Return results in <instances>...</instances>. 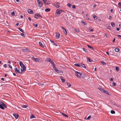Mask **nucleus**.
I'll return each mask as SVG.
<instances>
[{
  "label": "nucleus",
  "mask_w": 121,
  "mask_h": 121,
  "mask_svg": "<svg viewBox=\"0 0 121 121\" xmlns=\"http://www.w3.org/2000/svg\"><path fill=\"white\" fill-rule=\"evenodd\" d=\"M118 5L119 6H121V3L120 2H119L118 4Z\"/></svg>",
  "instance_id": "680f3d73"
},
{
  "label": "nucleus",
  "mask_w": 121,
  "mask_h": 121,
  "mask_svg": "<svg viewBox=\"0 0 121 121\" xmlns=\"http://www.w3.org/2000/svg\"><path fill=\"white\" fill-rule=\"evenodd\" d=\"M104 35L106 38H107L108 37H107L108 35L106 33H105Z\"/></svg>",
  "instance_id": "6e6d98bb"
},
{
  "label": "nucleus",
  "mask_w": 121,
  "mask_h": 121,
  "mask_svg": "<svg viewBox=\"0 0 121 121\" xmlns=\"http://www.w3.org/2000/svg\"><path fill=\"white\" fill-rule=\"evenodd\" d=\"M91 118V116H89L87 118V119H88V120H89Z\"/></svg>",
  "instance_id": "8fccbe9b"
},
{
  "label": "nucleus",
  "mask_w": 121,
  "mask_h": 121,
  "mask_svg": "<svg viewBox=\"0 0 121 121\" xmlns=\"http://www.w3.org/2000/svg\"><path fill=\"white\" fill-rule=\"evenodd\" d=\"M93 17L94 19L95 20H96L97 19V17L95 15H94L93 16Z\"/></svg>",
  "instance_id": "c9c22d12"
},
{
  "label": "nucleus",
  "mask_w": 121,
  "mask_h": 121,
  "mask_svg": "<svg viewBox=\"0 0 121 121\" xmlns=\"http://www.w3.org/2000/svg\"><path fill=\"white\" fill-rule=\"evenodd\" d=\"M109 18L110 19V20L112 18V17L111 16H109Z\"/></svg>",
  "instance_id": "0e129e2a"
},
{
  "label": "nucleus",
  "mask_w": 121,
  "mask_h": 121,
  "mask_svg": "<svg viewBox=\"0 0 121 121\" xmlns=\"http://www.w3.org/2000/svg\"><path fill=\"white\" fill-rule=\"evenodd\" d=\"M103 91L102 92H103L104 93H106V94H108V95H109V94L108 93V91H107L105 90L104 89H103V90H102Z\"/></svg>",
  "instance_id": "a211bd4d"
},
{
  "label": "nucleus",
  "mask_w": 121,
  "mask_h": 121,
  "mask_svg": "<svg viewBox=\"0 0 121 121\" xmlns=\"http://www.w3.org/2000/svg\"><path fill=\"white\" fill-rule=\"evenodd\" d=\"M27 12L29 14H33L34 13V12L33 10L30 9H28L27 10Z\"/></svg>",
  "instance_id": "6e6552de"
},
{
  "label": "nucleus",
  "mask_w": 121,
  "mask_h": 121,
  "mask_svg": "<svg viewBox=\"0 0 121 121\" xmlns=\"http://www.w3.org/2000/svg\"><path fill=\"white\" fill-rule=\"evenodd\" d=\"M39 45L41 46V47H44L43 45L41 42H39Z\"/></svg>",
  "instance_id": "f3484780"
},
{
  "label": "nucleus",
  "mask_w": 121,
  "mask_h": 121,
  "mask_svg": "<svg viewBox=\"0 0 121 121\" xmlns=\"http://www.w3.org/2000/svg\"><path fill=\"white\" fill-rule=\"evenodd\" d=\"M119 50L120 49L119 48H116L115 49V51L117 52H118L119 51Z\"/></svg>",
  "instance_id": "dca6fc26"
},
{
  "label": "nucleus",
  "mask_w": 121,
  "mask_h": 121,
  "mask_svg": "<svg viewBox=\"0 0 121 121\" xmlns=\"http://www.w3.org/2000/svg\"><path fill=\"white\" fill-rule=\"evenodd\" d=\"M111 113L112 114H114L115 113V112L114 111L112 110L111 111Z\"/></svg>",
  "instance_id": "58836bf2"
},
{
  "label": "nucleus",
  "mask_w": 121,
  "mask_h": 121,
  "mask_svg": "<svg viewBox=\"0 0 121 121\" xmlns=\"http://www.w3.org/2000/svg\"><path fill=\"white\" fill-rule=\"evenodd\" d=\"M66 83L68 87H69L71 86V84L70 83H69L68 82H67Z\"/></svg>",
  "instance_id": "473e14b6"
},
{
  "label": "nucleus",
  "mask_w": 121,
  "mask_h": 121,
  "mask_svg": "<svg viewBox=\"0 0 121 121\" xmlns=\"http://www.w3.org/2000/svg\"><path fill=\"white\" fill-rule=\"evenodd\" d=\"M26 69V67L25 65H24L21 67V69L20 73H22L23 71H25Z\"/></svg>",
  "instance_id": "f03ea898"
},
{
  "label": "nucleus",
  "mask_w": 121,
  "mask_h": 121,
  "mask_svg": "<svg viewBox=\"0 0 121 121\" xmlns=\"http://www.w3.org/2000/svg\"><path fill=\"white\" fill-rule=\"evenodd\" d=\"M56 36L57 38H59L60 37V34L58 33H57L56 34Z\"/></svg>",
  "instance_id": "4468645a"
},
{
  "label": "nucleus",
  "mask_w": 121,
  "mask_h": 121,
  "mask_svg": "<svg viewBox=\"0 0 121 121\" xmlns=\"http://www.w3.org/2000/svg\"><path fill=\"white\" fill-rule=\"evenodd\" d=\"M0 108L2 109H4V108L3 106L0 104Z\"/></svg>",
  "instance_id": "4c0bfd02"
},
{
  "label": "nucleus",
  "mask_w": 121,
  "mask_h": 121,
  "mask_svg": "<svg viewBox=\"0 0 121 121\" xmlns=\"http://www.w3.org/2000/svg\"><path fill=\"white\" fill-rule=\"evenodd\" d=\"M33 25H34V26L36 27H37L38 26L37 24H33Z\"/></svg>",
  "instance_id": "603ef678"
},
{
  "label": "nucleus",
  "mask_w": 121,
  "mask_h": 121,
  "mask_svg": "<svg viewBox=\"0 0 121 121\" xmlns=\"http://www.w3.org/2000/svg\"><path fill=\"white\" fill-rule=\"evenodd\" d=\"M53 68L54 69V70L56 71H56L58 70L54 66V65L52 66Z\"/></svg>",
  "instance_id": "aec40b11"
},
{
  "label": "nucleus",
  "mask_w": 121,
  "mask_h": 121,
  "mask_svg": "<svg viewBox=\"0 0 121 121\" xmlns=\"http://www.w3.org/2000/svg\"><path fill=\"white\" fill-rule=\"evenodd\" d=\"M74 65L78 67H80L81 66V65L78 63H75V64Z\"/></svg>",
  "instance_id": "412c9836"
},
{
  "label": "nucleus",
  "mask_w": 121,
  "mask_h": 121,
  "mask_svg": "<svg viewBox=\"0 0 121 121\" xmlns=\"http://www.w3.org/2000/svg\"><path fill=\"white\" fill-rule=\"evenodd\" d=\"M18 29L22 33H23L24 32V30L20 28H19Z\"/></svg>",
  "instance_id": "a878e982"
},
{
  "label": "nucleus",
  "mask_w": 121,
  "mask_h": 121,
  "mask_svg": "<svg viewBox=\"0 0 121 121\" xmlns=\"http://www.w3.org/2000/svg\"><path fill=\"white\" fill-rule=\"evenodd\" d=\"M50 63H51L53 65V66L55 65V64L53 62V60H52L51 59V60H50V62H49Z\"/></svg>",
  "instance_id": "c85d7f7f"
},
{
  "label": "nucleus",
  "mask_w": 121,
  "mask_h": 121,
  "mask_svg": "<svg viewBox=\"0 0 121 121\" xmlns=\"http://www.w3.org/2000/svg\"><path fill=\"white\" fill-rule=\"evenodd\" d=\"M37 2L38 6L40 7H42L43 4V3L42 2L40 1L39 0H37Z\"/></svg>",
  "instance_id": "7ed1b4c3"
},
{
  "label": "nucleus",
  "mask_w": 121,
  "mask_h": 121,
  "mask_svg": "<svg viewBox=\"0 0 121 121\" xmlns=\"http://www.w3.org/2000/svg\"><path fill=\"white\" fill-rule=\"evenodd\" d=\"M74 30L75 31L77 32H78L79 31V30L78 29L76 28H75Z\"/></svg>",
  "instance_id": "f704fd0d"
},
{
  "label": "nucleus",
  "mask_w": 121,
  "mask_h": 121,
  "mask_svg": "<svg viewBox=\"0 0 121 121\" xmlns=\"http://www.w3.org/2000/svg\"><path fill=\"white\" fill-rule=\"evenodd\" d=\"M115 69L117 71H118L119 69V68L117 67H116L115 68Z\"/></svg>",
  "instance_id": "de8ad7c7"
},
{
  "label": "nucleus",
  "mask_w": 121,
  "mask_h": 121,
  "mask_svg": "<svg viewBox=\"0 0 121 121\" xmlns=\"http://www.w3.org/2000/svg\"><path fill=\"white\" fill-rule=\"evenodd\" d=\"M50 9L48 8L45 9V10L46 12H48L50 11Z\"/></svg>",
  "instance_id": "4be33fe9"
},
{
  "label": "nucleus",
  "mask_w": 121,
  "mask_h": 121,
  "mask_svg": "<svg viewBox=\"0 0 121 121\" xmlns=\"http://www.w3.org/2000/svg\"><path fill=\"white\" fill-rule=\"evenodd\" d=\"M87 46L88 47V48H90L91 49V50H94V48H93L91 46L89 45H87Z\"/></svg>",
  "instance_id": "393cba45"
},
{
  "label": "nucleus",
  "mask_w": 121,
  "mask_h": 121,
  "mask_svg": "<svg viewBox=\"0 0 121 121\" xmlns=\"http://www.w3.org/2000/svg\"><path fill=\"white\" fill-rule=\"evenodd\" d=\"M63 12L64 11L63 10H59L57 9L56 11V13L57 14H60L61 13Z\"/></svg>",
  "instance_id": "20e7f679"
},
{
  "label": "nucleus",
  "mask_w": 121,
  "mask_h": 121,
  "mask_svg": "<svg viewBox=\"0 0 121 121\" xmlns=\"http://www.w3.org/2000/svg\"><path fill=\"white\" fill-rule=\"evenodd\" d=\"M112 85L113 86H115L116 85V83L114 82H113L112 83Z\"/></svg>",
  "instance_id": "864d4df0"
},
{
  "label": "nucleus",
  "mask_w": 121,
  "mask_h": 121,
  "mask_svg": "<svg viewBox=\"0 0 121 121\" xmlns=\"http://www.w3.org/2000/svg\"><path fill=\"white\" fill-rule=\"evenodd\" d=\"M29 50V49L28 48H26L23 49V51L25 52L28 51Z\"/></svg>",
  "instance_id": "7c9ffc66"
},
{
  "label": "nucleus",
  "mask_w": 121,
  "mask_h": 121,
  "mask_svg": "<svg viewBox=\"0 0 121 121\" xmlns=\"http://www.w3.org/2000/svg\"><path fill=\"white\" fill-rule=\"evenodd\" d=\"M120 30V28H116V30H117L118 31H119Z\"/></svg>",
  "instance_id": "13d9d810"
},
{
  "label": "nucleus",
  "mask_w": 121,
  "mask_h": 121,
  "mask_svg": "<svg viewBox=\"0 0 121 121\" xmlns=\"http://www.w3.org/2000/svg\"><path fill=\"white\" fill-rule=\"evenodd\" d=\"M83 49L84 51L86 52L87 51V50H86V49L84 48H83Z\"/></svg>",
  "instance_id": "09e8293b"
},
{
  "label": "nucleus",
  "mask_w": 121,
  "mask_h": 121,
  "mask_svg": "<svg viewBox=\"0 0 121 121\" xmlns=\"http://www.w3.org/2000/svg\"><path fill=\"white\" fill-rule=\"evenodd\" d=\"M81 66L82 67H83V68H84L86 69V66H85L84 65V64H82V65H81Z\"/></svg>",
  "instance_id": "37998d69"
},
{
  "label": "nucleus",
  "mask_w": 121,
  "mask_h": 121,
  "mask_svg": "<svg viewBox=\"0 0 121 121\" xmlns=\"http://www.w3.org/2000/svg\"><path fill=\"white\" fill-rule=\"evenodd\" d=\"M3 67L5 68H6L7 67V65L6 64H5L3 66Z\"/></svg>",
  "instance_id": "3c124183"
},
{
  "label": "nucleus",
  "mask_w": 121,
  "mask_h": 121,
  "mask_svg": "<svg viewBox=\"0 0 121 121\" xmlns=\"http://www.w3.org/2000/svg\"><path fill=\"white\" fill-rule=\"evenodd\" d=\"M61 81L62 82H65V80L64 79L62 78H61Z\"/></svg>",
  "instance_id": "a18cd8bd"
},
{
  "label": "nucleus",
  "mask_w": 121,
  "mask_h": 121,
  "mask_svg": "<svg viewBox=\"0 0 121 121\" xmlns=\"http://www.w3.org/2000/svg\"><path fill=\"white\" fill-rule=\"evenodd\" d=\"M51 59L49 58H47L46 59V61L47 62H50V60H51Z\"/></svg>",
  "instance_id": "72a5a7b5"
},
{
  "label": "nucleus",
  "mask_w": 121,
  "mask_h": 121,
  "mask_svg": "<svg viewBox=\"0 0 121 121\" xmlns=\"http://www.w3.org/2000/svg\"><path fill=\"white\" fill-rule=\"evenodd\" d=\"M30 117L31 119H32L34 118H35V116L32 114L30 116Z\"/></svg>",
  "instance_id": "cd10ccee"
},
{
  "label": "nucleus",
  "mask_w": 121,
  "mask_h": 121,
  "mask_svg": "<svg viewBox=\"0 0 121 121\" xmlns=\"http://www.w3.org/2000/svg\"><path fill=\"white\" fill-rule=\"evenodd\" d=\"M53 44L55 45H56V46H57V44L56 43H53Z\"/></svg>",
  "instance_id": "69168bd1"
},
{
  "label": "nucleus",
  "mask_w": 121,
  "mask_h": 121,
  "mask_svg": "<svg viewBox=\"0 0 121 121\" xmlns=\"http://www.w3.org/2000/svg\"><path fill=\"white\" fill-rule=\"evenodd\" d=\"M19 64L20 65L21 67L22 66V67L23 66L25 65L24 64H23V63L21 61L20 62H19Z\"/></svg>",
  "instance_id": "5701e85b"
},
{
  "label": "nucleus",
  "mask_w": 121,
  "mask_h": 121,
  "mask_svg": "<svg viewBox=\"0 0 121 121\" xmlns=\"http://www.w3.org/2000/svg\"><path fill=\"white\" fill-rule=\"evenodd\" d=\"M56 72L57 73H63V72L62 71L59 70H58Z\"/></svg>",
  "instance_id": "c756f323"
},
{
  "label": "nucleus",
  "mask_w": 121,
  "mask_h": 121,
  "mask_svg": "<svg viewBox=\"0 0 121 121\" xmlns=\"http://www.w3.org/2000/svg\"><path fill=\"white\" fill-rule=\"evenodd\" d=\"M14 70L15 72L17 73H20L21 71H20V69H17V68H15Z\"/></svg>",
  "instance_id": "423d86ee"
},
{
  "label": "nucleus",
  "mask_w": 121,
  "mask_h": 121,
  "mask_svg": "<svg viewBox=\"0 0 121 121\" xmlns=\"http://www.w3.org/2000/svg\"><path fill=\"white\" fill-rule=\"evenodd\" d=\"M101 62L103 65H106V63L104 61H101Z\"/></svg>",
  "instance_id": "79ce46f5"
},
{
  "label": "nucleus",
  "mask_w": 121,
  "mask_h": 121,
  "mask_svg": "<svg viewBox=\"0 0 121 121\" xmlns=\"http://www.w3.org/2000/svg\"><path fill=\"white\" fill-rule=\"evenodd\" d=\"M115 39H115V38H114L113 39V41H112V42H115Z\"/></svg>",
  "instance_id": "774afa93"
},
{
  "label": "nucleus",
  "mask_w": 121,
  "mask_h": 121,
  "mask_svg": "<svg viewBox=\"0 0 121 121\" xmlns=\"http://www.w3.org/2000/svg\"><path fill=\"white\" fill-rule=\"evenodd\" d=\"M8 66H9V67L10 68H12V66L10 65H9Z\"/></svg>",
  "instance_id": "bf43d9fd"
},
{
  "label": "nucleus",
  "mask_w": 121,
  "mask_h": 121,
  "mask_svg": "<svg viewBox=\"0 0 121 121\" xmlns=\"http://www.w3.org/2000/svg\"><path fill=\"white\" fill-rule=\"evenodd\" d=\"M113 78H111L110 79V80L111 81H113Z\"/></svg>",
  "instance_id": "e2e57ef3"
},
{
  "label": "nucleus",
  "mask_w": 121,
  "mask_h": 121,
  "mask_svg": "<svg viewBox=\"0 0 121 121\" xmlns=\"http://www.w3.org/2000/svg\"><path fill=\"white\" fill-rule=\"evenodd\" d=\"M82 73H80L78 72L77 71H75V74L76 76H77L78 78H81V74H82Z\"/></svg>",
  "instance_id": "f257e3e1"
},
{
  "label": "nucleus",
  "mask_w": 121,
  "mask_h": 121,
  "mask_svg": "<svg viewBox=\"0 0 121 121\" xmlns=\"http://www.w3.org/2000/svg\"><path fill=\"white\" fill-rule=\"evenodd\" d=\"M44 2V3L46 4H49V2L48 0H42Z\"/></svg>",
  "instance_id": "ddd939ff"
},
{
  "label": "nucleus",
  "mask_w": 121,
  "mask_h": 121,
  "mask_svg": "<svg viewBox=\"0 0 121 121\" xmlns=\"http://www.w3.org/2000/svg\"><path fill=\"white\" fill-rule=\"evenodd\" d=\"M55 7L57 8H58L60 6V4L58 3H56L55 5Z\"/></svg>",
  "instance_id": "9d476101"
},
{
  "label": "nucleus",
  "mask_w": 121,
  "mask_h": 121,
  "mask_svg": "<svg viewBox=\"0 0 121 121\" xmlns=\"http://www.w3.org/2000/svg\"><path fill=\"white\" fill-rule=\"evenodd\" d=\"M98 89H99L100 91H101L102 92L103 90H103V89L102 88H98Z\"/></svg>",
  "instance_id": "c03bdc74"
},
{
  "label": "nucleus",
  "mask_w": 121,
  "mask_h": 121,
  "mask_svg": "<svg viewBox=\"0 0 121 121\" xmlns=\"http://www.w3.org/2000/svg\"><path fill=\"white\" fill-rule=\"evenodd\" d=\"M72 8H73L75 9V5H72Z\"/></svg>",
  "instance_id": "5fc2aeb1"
},
{
  "label": "nucleus",
  "mask_w": 121,
  "mask_h": 121,
  "mask_svg": "<svg viewBox=\"0 0 121 121\" xmlns=\"http://www.w3.org/2000/svg\"><path fill=\"white\" fill-rule=\"evenodd\" d=\"M1 79V80L3 81H4V78H2Z\"/></svg>",
  "instance_id": "338daca9"
},
{
  "label": "nucleus",
  "mask_w": 121,
  "mask_h": 121,
  "mask_svg": "<svg viewBox=\"0 0 121 121\" xmlns=\"http://www.w3.org/2000/svg\"><path fill=\"white\" fill-rule=\"evenodd\" d=\"M61 114L63 115V116L64 117H68V116L66 115L65 113H61Z\"/></svg>",
  "instance_id": "b1692460"
},
{
  "label": "nucleus",
  "mask_w": 121,
  "mask_h": 121,
  "mask_svg": "<svg viewBox=\"0 0 121 121\" xmlns=\"http://www.w3.org/2000/svg\"><path fill=\"white\" fill-rule=\"evenodd\" d=\"M32 59L33 60L35 61L38 62L39 61V60L38 58H35L34 57H32Z\"/></svg>",
  "instance_id": "9b49d317"
},
{
  "label": "nucleus",
  "mask_w": 121,
  "mask_h": 121,
  "mask_svg": "<svg viewBox=\"0 0 121 121\" xmlns=\"http://www.w3.org/2000/svg\"><path fill=\"white\" fill-rule=\"evenodd\" d=\"M21 35L22 36H23L25 35L24 34H23V33H21Z\"/></svg>",
  "instance_id": "4d7b16f0"
},
{
  "label": "nucleus",
  "mask_w": 121,
  "mask_h": 121,
  "mask_svg": "<svg viewBox=\"0 0 121 121\" xmlns=\"http://www.w3.org/2000/svg\"><path fill=\"white\" fill-rule=\"evenodd\" d=\"M81 77L82 78H84L86 77V75L82 73V74H81Z\"/></svg>",
  "instance_id": "2eb2a0df"
},
{
  "label": "nucleus",
  "mask_w": 121,
  "mask_h": 121,
  "mask_svg": "<svg viewBox=\"0 0 121 121\" xmlns=\"http://www.w3.org/2000/svg\"><path fill=\"white\" fill-rule=\"evenodd\" d=\"M81 23H82L84 25H86V24L85 22L84 21H81Z\"/></svg>",
  "instance_id": "a19ab883"
},
{
  "label": "nucleus",
  "mask_w": 121,
  "mask_h": 121,
  "mask_svg": "<svg viewBox=\"0 0 121 121\" xmlns=\"http://www.w3.org/2000/svg\"><path fill=\"white\" fill-rule=\"evenodd\" d=\"M27 107V105H23L22 106V108H26Z\"/></svg>",
  "instance_id": "e433bc0d"
},
{
  "label": "nucleus",
  "mask_w": 121,
  "mask_h": 121,
  "mask_svg": "<svg viewBox=\"0 0 121 121\" xmlns=\"http://www.w3.org/2000/svg\"><path fill=\"white\" fill-rule=\"evenodd\" d=\"M67 5L69 7H70L71 6V4H70L68 3V4H67Z\"/></svg>",
  "instance_id": "49530a36"
},
{
  "label": "nucleus",
  "mask_w": 121,
  "mask_h": 121,
  "mask_svg": "<svg viewBox=\"0 0 121 121\" xmlns=\"http://www.w3.org/2000/svg\"><path fill=\"white\" fill-rule=\"evenodd\" d=\"M87 61H88L90 62H91L92 61V60L89 57H87Z\"/></svg>",
  "instance_id": "6ab92c4d"
},
{
  "label": "nucleus",
  "mask_w": 121,
  "mask_h": 121,
  "mask_svg": "<svg viewBox=\"0 0 121 121\" xmlns=\"http://www.w3.org/2000/svg\"><path fill=\"white\" fill-rule=\"evenodd\" d=\"M13 116L15 117L16 119H17L19 115L18 114L14 113L13 114Z\"/></svg>",
  "instance_id": "f8f14e48"
},
{
  "label": "nucleus",
  "mask_w": 121,
  "mask_h": 121,
  "mask_svg": "<svg viewBox=\"0 0 121 121\" xmlns=\"http://www.w3.org/2000/svg\"><path fill=\"white\" fill-rule=\"evenodd\" d=\"M15 14V12L14 11H13L11 13V14L12 16H14Z\"/></svg>",
  "instance_id": "2f4dec72"
},
{
  "label": "nucleus",
  "mask_w": 121,
  "mask_h": 121,
  "mask_svg": "<svg viewBox=\"0 0 121 121\" xmlns=\"http://www.w3.org/2000/svg\"><path fill=\"white\" fill-rule=\"evenodd\" d=\"M0 104L2 105L3 107H4L5 108H6L7 107L6 105L1 101L0 102Z\"/></svg>",
  "instance_id": "1a4fd4ad"
},
{
  "label": "nucleus",
  "mask_w": 121,
  "mask_h": 121,
  "mask_svg": "<svg viewBox=\"0 0 121 121\" xmlns=\"http://www.w3.org/2000/svg\"><path fill=\"white\" fill-rule=\"evenodd\" d=\"M38 17H42L41 15L39 13H36L34 17L35 18H38Z\"/></svg>",
  "instance_id": "39448f33"
},
{
  "label": "nucleus",
  "mask_w": 121,
  "mask_h": 121,
  "mask_svg": "<svg viewBox=\"0 0 121 121\" xmlns=\"http://www.w3.org/2000/svg\"><path fill=\"white\" fill-rule=\"evenodd\" d=\"M88 30L91 31V32H93V29H91V28H88Z\"/></svg>",
  "instance_id": "ea45409f"
},
{
  "label": "nucleus",
  "mask_w": 121,
  "mask_h": 121,
  "mask_svg": "<svg viewBox=\"0 0 121 121\" xmlns=\"http://www.w3.org/2000/svg\"><path fill=\"white\" fill-rule=\"evenodd\" d=\"M111 25L113 27H114L115 26V24L113 22L111 23Z\"/></svg>",
  "instance_id": "bb28decb"
},
{
  "label": "nucleus",
  "mask_w": 121,
  "mask_h": 121,
  "mask_svg": "<svg viewBox=\"0 0 121 121\" xmlns=\"http://www.w3.org/2000/svg\"><path fill=\"white\" fill-rule=\"evenodd\" d=\"M106 54L108 55H109V52H108V51L106 52Z\"/></svg>",
  "instance_id": "052dcab7"
},
{
  "label": "nucleus",
  "mask_w": 121,
  "mask_h": 121,
  "mask_svg": "<svg viewBox=\"0 0 121 121\" xmlns=\"http://www.w3.org/2000/svg\"><path fill=\"white\" fill-rule=\"evenodd\" d=\"M61 27L63 30V31L64 33L66 35L67 33V31L66 30L64 27L62 26H61Z\"/></svg>",
  "instance_id": "0eeeda50"
}]
</instances>
